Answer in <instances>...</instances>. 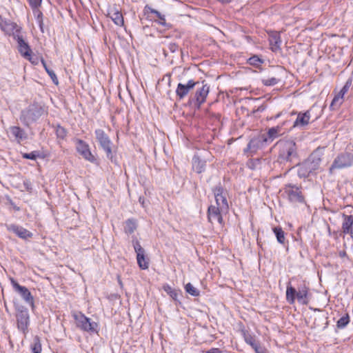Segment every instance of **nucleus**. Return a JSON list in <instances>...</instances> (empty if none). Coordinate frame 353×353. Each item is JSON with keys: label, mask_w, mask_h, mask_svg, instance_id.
I'll return each instance as SVG.
<instances>
[{"label": "nucleus", "mask_w": 353, "mask_h": 353, "mask_svg": "<svg viewBox=\"0 0 353 353\" xmlns=\"http://www.w3.org/2000/svg\"><path fill=\"white\" fill-rule=\"evenodd\" d=\"M76 148L77 152L87 161L94 163L96 159L92 154L89 145L84 141L81 139H77L76 141Z\"/></svg>", "instance_id": "nucleus-13"}, {"label": "nucleus", "mask_w": 353, "mask_h": 353, "mask_svg": "<svg viewBox=\"0 0 353 353\" xmlns=\"http://www.w3.org/2000/svg\"><path fill=\"white\" fill-rule=\"evenodd\" d=\"M203 83L204 81L202 82V86L196 89L194 94V102L197 108H200L201 105L205 102L210 92V86L207 83L204 84Z\"/></svg>", "instance_id": "nucleus-15"}, {"label": "nucleus", "mask_w": 353, "mask_h": 353, "mask_svg": "<svg viewBox=\"0 0 353 353\" xmlns=\"http://www.w3.org/2000/svg\"><path fill=\"white\" fill-rule=\"evenodd\" d=\"M350 322V317L348 314L341 317L337 321V327L339 328L345 327Z\"/></svg>", "instance_id": "nucleus-32"}, {"label": "nucleus", "mask_w": 353, "mask_h": 353, "mask_svg": "<svg viewBox=\"0 0 353 353\" xmlns=\"http://www.w3.org/2000/svg\"><path fill=\"white\" fill-rule=\"evenodd\" d=\"M199 83V81H194L192 79L189 80L185 84L179 83L176 90V95L180 99L184 98L189 93L190 90Z\"/></svg>", "instance_id": "nucleus-19"}, {"label": "nucleus", "mask_w": 353, "mask_h": 353, "mask_svg": "<svg viewBox=\"0 0 353 353\" xmlns=\"http://www.w3.org/2000/svg\"><path fill=\"white\" fill-rule=\"evenodd\" d=\"M17 43H18V50L21 54L26 59H28L30 61L34 63L32 60L31 52L32 50L28 46V43H26L23 37L19 35H17L16 37Z\"/></svg>", "instance_id": "nucleus-18"}, {"label": "nucleus", "mask_w": 353, "mask_h": 353, "mask_svg": "<svg viewBox=\"0 0 353 353\" xmlns=\"http://www.w3.org/2000/svg\"><path fill=\"white\" fill-rule=\"evenodd\" d=\"M352 84V79H349L341 88L340 92L336 94L332 101L330 109L332 110H338L344 101V96L349 91Z\"/></svg>", "instance_id": "nucleus-8"}, {"label": "nucleus", "mask_w": 353, "mask_h": 353, "mask_svg": "<svg viewBox=\"0 0 353 353\" xmlns=\"http://www.w3.org/2000/svg\"><path fill=\"white\" fill-rule=\"evenodd\" d=\"M32 8H37L41 4L42 0H28Z\"/></svg>", "instance_id": "nucleus-41"}, {"label": "nucleus", "mask_w": 353, "mask_h": 353, "mask_svg": "<svg viewBox=\"0 0 353 353\" xmlns=\"http://www.w3.org/2000/svg\"><path fill=\"white\" fill-rule=\"evenodd\" d=\"M31 350L33 353H41V343L39 336H36L33 339V341L31 344Z\"/></svg>", "instance_id": "nucleus-27"}, {"label": "nucleus", "mask_w": 353, "mask_h": 353, "mask_svg": "<svg viewBox=\"0 0 353 353\" xmlns=\"http://www.w3.org/2000/svg\"><path fill=\"white\" fill-rule=\"evenodd\" d=\"M10 132L18 143H20L27 138V135L25 131L18 126L10 127Z\"/></svg>", "instance_id": "nucleus-25"}, {"label": "nucleus", "mask_w": 353, "mask_h": 353, "mask_svg": "<svg viewBox=\"0 0 353 353\" xmlns=\"http://www.w3.org/2000/svg\"><path fill=\"white\" fill-rule=\"evenodd\" d=\"M10 281L14 290L21 295L26 303L33 307L34 297L29 290L25 286L20 285L14 279H11Z\"/></svg>", "instance_id": "nucleus-12"}, {"label": "nucleus", "mask_w": 353, "mask_h": 353, "mask_svg": "<svg viewBox=\"0 0 353 353\" xmlns=\"http://www.w3.org/2000/svg\"><path fill=\"white\" fill-rule=\"evenodd\" d=\"M308 292L309 288L305 285L298 288L296 290L289 283L286 289V300L289 303L293 304L296 299L299 303L307 305L309 302Z\"/></svg>", "instance_id": "nucleus-3"}, {"label": "nucleus", "mask_w": 353, "mask_h": 353, "mask_svg": "<svg viewBox=\"0 0 353 353\" xmlns=\"http://www.w3.org/2000/svg\"><path fill=\"white\" fill-rule=\"evenodd\" d=\"M273 232L276 236L279 243L283 244L285 241V232L280 227H275L273 228Z\"/></svg>", "instance_id": "nucleus-28"}, {"label": "nucleus", "mask_w": 353, "mask_h": 353, "mask_svg": "<svg viewBox=\"0 0 353 353\" xmlns=\"http://www.w3.org/2000/svg\"><path fill=\"white\" fill-rule=\"evenodd\" d=\"M108 14L116 25L119 26H122L123 25L124 21L123 15L116 8L110 9Z\"/></svg>", "instance_id": "nucleus-23"}, {"label": "nucleus", "mask_w": 353, "mask_h": 353, "mask_svg": "<svg viewBox=\"0 0 353 353\" xmlns=\"http://www.w3.org/2000/svg\"><path fill=\"white\" fill-rule=\"evenodd\" d=\"M215 206L219 207L223 212H228L229 209L227 199L223 194V190L220 187H216L214 190Z\"/></svg>", "instance_id": "nucleus-16"}, {"label": "nucleus", "mask_w": 353, "mask_h": 353, "mask_svg": "<svg viewBox=\"0 0 353 353\" xmlns=\"http://www.w3.org/2000/svg\"><path fill=\"white\" fill-rule=\"evenodd\" d=\"M146 9H148L151 13H153L156 15V17L159 19V23L162 25L165 23V16L161 14L159 11L154 10L150 7L146 6Z\"/></svg>", "instance_id": "nucleus-31"}, {"label": "nucleus", "mask_w": 353, "mask_h": 353, "mask_svg": "<svg viewBox=\"0 0 353 353\" xmlns=\"http://www.w3.org/2000/svg\"><path fill=\"white\" fill-rule=\"evenodd\" d=\"M43 113L44 109L41 105L32 103L21 112L20 119L24 125L28 126L36 121Z\"/></svg>", "instance_id": "nucleus-4"}, {"label": "nucleus", "mask_w": 353, "mask_h": 353, "mask_svg": "<svg viewBox=\"0 0 353 353\" xmlns=\"http://www.w3.org/2000/svg\"><path fill=\"white\" fill-rule=\"evenodd\" d=\"M185 291L192 296H197L199 295V291L194 288L190 283H188L185 286Z\"/></svg>", "instance_id": "nucleus-30"}, {"label": "nucleus", "mask_w": 353, "mask_h": 353, "mask_svg": "<svg viewBox=\"0 0 353 353\" xmlns=\"http://www.w3.org/2000/svg\"><path fill=\"white\" fill-rule=\"evenodd\" d=\"M227 212H223L219 207H216L214 205H211L209 206L208 210V221L213 223L214 222H217L220 224L223 223V218L222 214L226 213Z\"/></svg>", "instance_id": "nucleus-17"}, {"label": "nucleus", "mask_w": 353, "mask_h": 353, "mask_svg": "<svg viewBox=\"0 0 353 353\" xmlns=\"http://www.w3.org/2000/svg\"><path fill=\"white\" fill-rule=\"evenodd\" d=\"M285 192L287 194L288 199L292 203H304V196L300 188L291 184L287 185L285 188Z\"/></svg>", "instance_id": "nucleus-11"}, {"label": "nucleus", "mask_w": 353, "mask_h": 353, "mask_svg": "<svg viewBox=\"0 0 353 353\" xmlns=\"http://www.w3.org/2000/svg\"><path fill=\"white\" fill-rule=\"evenodd\" d=\"M256 353H267L265 348L261 347L259 343L253 348Z\"/></svg>", "instance_id": "nucleus-42"}, {"label": "nucleus", "mask_w": 353, "mask_h": 353, "mask_svg": "<svg viewBox=\"0 0 353 353\" xmlns=\"http://www.w3.org/2000/svg\"><path fill=\"white\" fill-rule=\"evenodd\" d=\"M341 231L344 234H347L353 241V216L343 214Z\"/></svg>", "instance_id": "nucleus-21"}, {"label": "nucleus", "mask_w": 353, "mask_h": 353, "mask_svg": "<svg viewBox=\"0 0 353 353\" xmlns=\"http://www.w3.org/2000/svg\"><path fill=\"white\" fill-rule=\"evenodd\" d=\"M204 163L199 159H194L193 162V167L196 169L198 173H201L204 170Z\"/></svg>", "instance_id": "nucleus-33"}, {"label": "nucleus", "mask_w": 353, "mask_h": 353, "mask_svg": "<svg viewBox=\"0 0 353 353\" xmlns=\"http://www.w3.org/2000/svg\"><path fill=\"white\" fill-rule=\"evenodd\" d=\"M41 63H42V64H43V67H44V68H45V70H46V68H49L47 66V65H46V62H45V61H44L43 59H42V60H41Z\"/></svg>", "instance_id": "nucleus-46"}, {"label": "nucleus", "mask_w": 353, "mask_h": 353, "mask_svg": "<svg viewBox=\"0 0 353 353\" xmlns=\"http://www.w3.org/2000/svg\"><path fill=\"white\" fill-rule=\"evenodd\" d=\"M321 159L316 154H312L305 161L299 164L298 175L301 178H306L318 169Z\"/></svg>", "instance_id": "nucleus-5"}, {"label": "nucleus", "mask_w": 353, "mask_h": 353, "mask_svg": "<svg viewBox=\"0 0 353 353\" xmlns=\"http://www.w3.org/2000/svg\"><path fill=\"white\" fill-rule=\"evenodd\" d=\"M17 327L23 333H26L30 323V316L26 308L21 307L17 309L16 314Z\"/></svg>", "instance_id": "nucleus-10"}, {"label": "nucleus", "mask_w": 353, "mask_h": 353, "mask_svg": "<svg viewBox=\"0 0 353 353\" xmlns=\"http://www.w3.org/2000/svg\"><path fill=\"white\" fill-rule=\"evenodd\" d=\"M310 118L311 115L310 110L305 112H299L296 121H294V126L304 127L310 123Z\"/></svg>", "instance_id": "nucleus-22"}, {"label": "nucleus", "mask_w": 353, "mask_h": 353, "mask_svg": "<svg viewBox=\"0 0 353 353\" xmlns=\"http://www.w3.org/2000/svg\"><path fill=\"white\" fill-rule=\"evenodd\" d=\"M72 316L75 320L77 326L81 330L85 332H94L95 330L97 324L94 322H91L90 319L83 313L74 312Z\"/></svg>", "instance_id": "nucleus-6"}, {"label": "nucleus", "mask_w": 353, "mask_h": 353, "mask_svg": "<svg viewBox=\"0 0 353 353\" xmlns=\"http://www.w3.org/2000/svg\"><path fill=\"white\" fill-rule=\"evenodd\" d=\"M168 48L171 52H175L178 50V46L174 43H170L168 45Z\"/></svg>", "instance_id": "nucleus-43"}, {"label": "nucleus", "mask_w": 353, "mask_h": 353, "mask_svg": "<svg viewBox=\"0 0 353 353\" xmlns=\"http://www.w3.org/2000/svg\"><path fill=\"white\" fill-rule=\"evenodd\" d=\"M133 246L135 252L137 253V260L139 268L142 270H146L149 268L148 259L145 256V250L141 247L139 242L136 240L133 241Z\"/></svg>", "instance_id": "nucleus-14"}, {"label": "nucleus", "mask_w": 353, "mask_h": 353, "mask_svg": "<svg viewBox=\"0 0 353 353\" xmlns=\"http://www.w3.org/2000/svg\"><path fill=\"white\" fill-rule=\"evenodd\" d=\"M22 157L24 159L36 160L38 157H40V152L39 151H32L30 153H24L22 154Z\"/></svg>", "instance_id": "nucleus-34"}, {"label": "nucleus", "mask_w": 353, "mask_h": 353, "mask_svg": "<svg viewBox=\"0 0 353 353\" xmlns=\"http://www.w3.org/2000/svg\"><path fill=\"white\" fill-rule=\"evenodd\" d=\"M339 256L341 257H344L345 256H346V252L345 251H341L339 252Z\"/></svg>", "instance_id": "nucleus-45"}, {"label": "nucleus", "mask_w": 353, "mask_h": 353, "mask_svg": "<svg viewBox=\"0 0 353 353\" xmlns=\"http://www.w3.org/2000/svg\"><path fill=\"white\" fill-rule=\"evenodd\" d=\"M6 228L8 231L14 233L18 237L22 239H28L31 238L33 235L31 232L18 225H7Z\"/></svg>", "instance_id": "nucleus-20"}, {"label": "nucleus", "mask_w": 353, "mask_h": 353, "mask_svg": "<svg viewBox=\"0 0 353 353\" xmlns=\"http://www.w3.org/2000/svg\"><path fill=\"white\" fill-rule=\"evenodd\" d=\"M281 128L280 126H276L271 128L268 130L267 134H263L259 136L258 138L252 139L248 143L245 152L250 151L254 152L257 150L259 147L263 145L264 143L272 142L276 138L279 137L282 134Z\"/></svg>", "instance_id": "nucleus-2"}, {"label": "nucleus", "mask_w": 353, "mask_h": 353, "mask_svg": "<svg viewBox=\"0 0 353 353\" xmlns=\"http://www.w3.org/2000/svg\"><path fill=\"white\" fill-rule=\"evenodd\" d=\"M248 63L252 65L259 66L262 63V61L257 56H253L248 59Z\"/></svg>", "instance_id": "nucleus-37"}, {"label": "nucleus", "mask_w": 353, "mask_h": 353, "mask_svg": "<svg viewBox=\"0 0 353 353\" xmlns=\"http://www.w3.org/2000/svg\"><path fill=\"white\" fill-rule=\"evenodd\" d=\"M269 41L272 51L276 52L280 49L281 41L279 33L272 32L269 37Z\"/></svg>", "instance_id": "nucleus-26"}, {"label": "nucleus", "mask_w": 353, "mask_h": 353, "mask_svg": "<svg viewBox=\"0 0 353 353\" xmlns=\"http://www.w3.org/2000/svg\"><path fill=\"white\" fill-rule=\"evenodd\" d=\"M96 139L101 147L105 152L108 158H112L111 141L108 136L101 129H97L94 132Z\"/></svg>", "instance_id": "nucleus-9"}, {"label": "nucleus", "mask_w": 353, "mask_h": 353, "mask_svg": "<svg viewBox=\"0 0 353 353\" xmlns=\"http://www.w3.org/2000/svg\"><path fill=\"white\" fill-rule=\"evenodd\" d=\"M262 82L265 85L270 86L277 84L279 82V79L275 77H268L263 79L262 80Z\"/></svg>", "instance_id": "nucleus-35"}, {"label": "nucleus", "mask_w": 353, "mask_h": 353, "mask_svg": "<svg viewBox=\"0 0 353 353\" xmlns=\"http://www.w3.org/2000/svg\"><path fill=\"white\" fill-rule=\"evenodd\" d=\"M207 353H222L221 351L218 348H214L207 352Z\"/></svg>", "instance_id": "nucleus-44"}, {"label": "nucleus", "mask_w": 353, "mask_h": 353, "mask_svg": "<svg viewBox=\"0 0 353 353\" xmlns=\"http://www.w3.org/2000/svg\"><path fill=\"white\" fill-rule=\"evenodd\" d=\"M56 134L58 138L64 139L67 135L65 129L60 125H58L56 129Z\"/></svg>", "instance_id": "nucleus-36"}, {"label": "nucleus", "mask_w": 353, "mask_h": 353, "mask_svg": "<svg viewBox=\"0 0 353 353\" xmlns=\"http://www.w3.org/2000/svg\"><path fill=\"white\" fill-rule=\"evenodd\" d=\"M245 341L252 348H254V347H255L258 344V343L255 341V339L252 336H245Z\"/></svg>", "instance_id": "nucleus-40"}, {"label": "nucleus", "mask_w": 353, "mask_h": 353, "mask_svg": "<svg viewBox=\"0 0 353 353\" xmlns=\"http://www.w3.org/2000/svg\"><path fill=\"white\" fill-rule=\"evenodd\" d=\"M353 164V155L350 153H342L336 157L333 161L330 171L332 172L334 169H343L350 167Z\"/></svg>", "instance_id": "nucleus-7"}, {"label": "nucleus", "mask_w": 353, "mask_h": 353, "mask_svg": "<svg viewBox=\"0 0 353 353\" xmlns=\"http://www.w3.org/2000/svg\"><path fill=\"white\" fill-rule=\"evenodd\" d=\"M137 229V223L134 219H128L125 221V232L128 234L133 233Z\"/></svg>", "instance_id": "nucleus-29"}, {"label": "nucleus", "mask_w": 353, "mask_h": 353, "mask_svg": "<svg viewBox=\"0 0 353 353\" xmlns=\"http://www.w3.org/2000/svg\"><path fill=\"white\" fill-rule=\"evenodd\" d=\"M276 146L279 150L278 161L281 163H292L297 160V147L294 141L281 140Z\"/></svg>", "instance_id": "nucleus-1"}, {"label": "nucleus", "mask_w": 353, "mask_h": 353, "mask_svg": "<svg viewBox=\"0 0 353 353\" xmlns=\"http://www.w3.org/2000/svg\"><path fill=\"white\" fill-rule=\"evenodd\" d=\"M164 290L165 292H167L170 296L174 299H176L177 297V293L172 290L169 285L164 286Z\"/></svg>", "instance_id": "nucleus-39"}, {"label": "nucleus", "mask_w": 353, "mask_h": 353, "mask_svg": "<svg viewBox=\"0 0 353 353\" xmlns=\"http://www.w3.org/2000/svg\"><path fill=\"white\" fill-rule=\"evenodd\" d=\"M46 72L49 74V76L50 77V78L52 80L53 83L54 84L57 85L59 83V81H58V79H57V75L54 73V72L52 70L50 69V68H46Z\"/></svg>", "instance_id": "nucleus-38"}, {"label": "nucleus", "mask_w": 353, "mask_h": 353, "mask_svg": "<svg viewBox=\"0 0 353 353\" xmlns=\"http://www.w3.org/2000/svg\"><path fill=\"white\" fill-rule=\"evenodd\" d=\"M17 28V25L12 22L8 21L0 16V28L5 33L10 34L14 32V29Z\"/></svg>", "instance_id": "nucleus-24"}]
</instances>
